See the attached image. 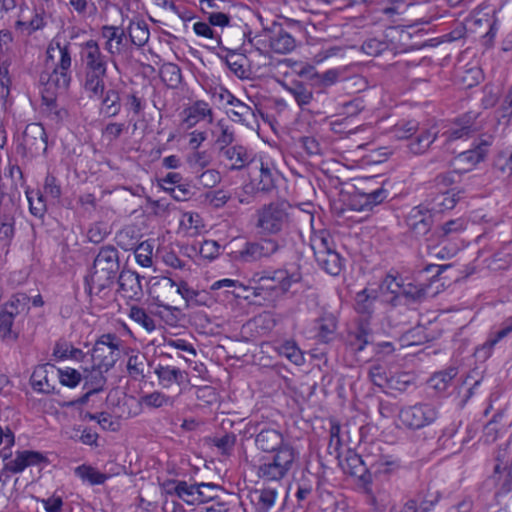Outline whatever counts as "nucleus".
Returning <instances> with one entry per match:
<instances>
[{
  "label": "nucleus",
  "mask_w": 512,
  "mask_h": 512,
  "mask_svg": "<svg viewBox=\"0 0 512 512\" xmlns=\"http://www.w3.org/2000/svg\"><path fill=\"white\" fill-rule=\"evenodd\" d=\"M255 434L256 448L271 457H262L256 474L263 482H280L297 467L299 452L277 425L259 423Z\"/></svg>",
  "instance_id": "obj_1"
},
{
  "label": "nucleus",
  "mask_w": 512,
  "mask_h": 512,
  "mask_svg": "<svg viewBox=\"0 0 512 512\" xmlns=\"http://www.w3.org/2000/svg\"><path fill=\"white\" fill-rule=\"evenodd\" d=\"M120 274L119 251L111 244L101 246L84 278L85 292L91 298L110 289Z\"/></svg>",
  "instance_id": "obj_2"
},
{
  "label": "nucleus",
  "mask_w": 512,
  "mask_h": 512,
  "mask_svg": "<svg viewBox=\"0 0 512 512\" xmlns=\"http://www.w3.org/2000/svg\"><path fill=\"white\" fill-rule=\"evenodd\" d=\"M79 48L83 67L82 87L88 95L102 94L111 59L102 51L98 40L88 39Z\"/></svg>",
  "instance_id": "obj_3"
},
{
  "label": "nucleus",
  "mask_w": 512,
  "mask_h": 512,
  "mask_svg": "<svg viewBox=\"0 0 512 512\" xmlns=\"http://www.w3.org/2000/svg\"><path fill=\"white\" fill-rule=\"evenodd\" d=\"M303 279L300 267L288 268L284 266L275 270H264L254 273L252 281L253 295L255 297L283 296L291 291L293 286L301 283Z\"/></svg>",
  "instance_id": "obj_4"
},
{
  "label": "nucleus",
  "mask_w": 512,
  "mask_h": 512,
  "mask_svg": "<svg viewBox=\"0 0 512 512\" xmlns=\"http://www.w3.org/2000/svg\"><path fill=\"white\" fill-rule=\"evenodd\" d=\"M379 179V175H354V181L357 182L354 184V211H370L388 197V191Z\"/></svg>",
  "instance_id": "obj_5"
},
{
  "label": "nucleus",
  "mask_w": 512,
  "mask_h": 512,
  "mask_svg": "<svg viewBox=\"0 0 512 512\" xmlns=\"http://www.w3.org/2000/svg\"><path fill=\"white\" fill-rule=\"evenodd\" d=\"M283 244L271 237H263L254 241H246L243 246L233 252L235 261L241 263H254L268 259L278 253Z\"/></svg>",
  "instance_id": "obj_6"
},
{
  "label": "nucleus",
  "mask_w": 512,
  "mask_h": 512,
  "mask_svg": "<svg viewBox=\"0 0 512 512\" xmlns=\"http://www.w3.org/2000/svg\"><path fill=\"white\" fill-rule=\"evenodd\" d=\"M99 37L102 40V51L111 59V62L117 67L116 59L118 57H127L131 54L130 44L126 29L122 26L103 25L99 30Z\"/></svg>",
  "instance_id": "obj_7"
},
{
  "label": "nucleus",
  "mask_w": 512,
  "mask_h": 512,
  "mask_svg": "<svg viewBox=\"0 0 512 512\" xmlns=\"http://www.w3.org/2000/svg\"><path fill=\"white\" fill-rule=\"evenodd\" d=\"M361 439L357 447L354 449V462L358 461L359 465L354 463V477L357 476V480L354 481V486L358 489H361L364 494L369 497L371 502L375 501V497L373 495V482L372 475L368 471L367 466L373 465L372 461H368L369 455L366 453H371L375 447V445H368L366 442H363L362 437L364 433V427H361L359 430Z\"/></svg>",
  "instance_id": "obj_8"
},
{
  "label": "nucleus",
  "mask_w": 512,
  "mask_h": 512,
  "mask_svg": "<svg viewBox=\"0 0 512 512\" xmlns=\"http://www.w3.org/2000/svg\"><path fill=\"white\" fill-rule=\"evenodd\" d=\"M122 344L123 341L116 334H102L93 345L91 350L92 358L97 360L99 367H103L107 372L120 359Z\"/></svg>",
  "instance_id": "obj_9"
},
{
  "label": "nucleus",
  "mask_w": 512,
  "mask_h": 512,
  "mask_svg": "<svg viewBox=\"0 0 512 512\" xmlns=\"http://www.w3.org/2000/svg\"><path fill=\"white\" fill-rule=\"evenodd\" d=\"M47 139V133L42 124L30 123L25 127L16 151L23 158H35L47 151Z\"/></svg>",
  "instance_id": "obj_10"
},
{
  "label": "nucleus",
  "mask_w": 512,
  "mask_h": 512,
  "mask_svg": "<svg viewBox=\"0 0 512 512\" xmlns=\"http://www.w3.org/2000/svg\"><path fill=\"white\" fill-rule=\"evenodd\" d=\"M288 220L289 215L283 204L270 203L258 210L256 227L263 234L275 235L282 231Z\"/></svg>",
  "instance_id": "obj_11"
},
{
  "label": "nucleus",
  "mask_w": 512,
  "mask_h": 512,
  "mask_svg": "<svg viewBox=\"0 0 512 512\" xmlns=\"http://www.w3.org/2000/svg\"><path fill=\"white\" fill-rule=\"evenodd\" d=\"M39 82L42 85L41 99L53 104V98L65 94L72 82V71L45 69L40 73Z\"/></svg>",
  "instance_id": "obj_12"
},
{
  "label": "nucleus",
  "mask_w": 512,
  "mask_h": 512,
  "mask_svg": "<svg viewBox=\"0 0 512 512\" xmlns=\"http://www.w3.org/2000/svg\"><path fill=\"white\" fill-rule=\"evenodd\" d=\"M495 465L491 479L501 493L512 490V450L510 442L499 445L495 452Z\"/></svg>",
  "instance_id": "obj_13"
},
{
  "label": "nucleus",
  "mask_w": 512,
  "mask_h": 512,
  "mask_svg": "<svg viewBox=\"0 0 512 512\" xmlns=\"http://www.w3.org/2000/svg\"><path fill=\"white\" fill-rule=\"evenodd\" d=\"M398 417L403 426L417 430L434 423L438 417V411L430 403H417L401 408Z\"/></svg>",
  "instance_id": "obj_14"
},
{
  "label": "nucleus",
  "mask_w": 512,
  "mask_h": 512,
  "mask_svg": "<svg viewBox=\"0 0 512 512\" xmlns=\"http://www.w3.org/2000/svg\"><path fill=\"white\" fill-rule=\"evenodd\" d=\"M73 49L69 41L52 39L45 52V67L61 71H72Z\"/></svg>",
  "instance_id": "obj_15"
},
{
  "label": "nucleus",
  "mask_w": 512,
  "mask_h": 512,
  "mask_svg": "<svg viewBox=\"0 0 512 512\" xmlns=\"http://www.w3.org/2000/svg\"><path fill=\"white\" fill-rule=\"evenodd\" d=\"M49 460L46 455L39 451L22 450L16 451L15 458L4 463L2 473L0 474V482L2 476L9 477L11 474H19L27 467L48 464Z\"/></svg>",
  "instance_id": "obj_16"
},
{
  "label": "nucleus",
  "mask_w": 512,
  "mask_h": 512,
  "mask_svg": "<svg viewBox=\"0 0 512 512\" xmlns=\"http://www.w3.org/2000/svg\"><path fill=\"white\" fill-rule=\"evenodd\" d=\"M479 113L467 112L459 117L452 127L446 132L449 141L468 138L482 129L481 122L478 121Z\"/></svg>",
  "instance_id": "obj_17"
},
{
  "label": "nucleus",
  "mask_w": 512,
  "mask_h": 512,
  "mask_svg": "<svg viewBox=\"0 0 512 512\" xmlns=\"http://www.w3.org/2000/svg\"><path fill=\"white\" fill-rule=\"evenodd\" d=\"M182 124L187 129L196 126L199 122L207 120L209 124L214 121V113L210 105L204 100H196L182 111Z\"/></svg>",
  "instance_id": "obj_18"
},
{
  "label": "nucleus",
  "mask_w": 512,
  "mask_h": 512,
  "mask_svg": "<svg viewBox=\"0 0 512 512\" xmlns=\"http://www.w3.org/2000/svg\"><path fill=\"white\" fill-rule=\"evenodd\" d=\"M431 210L419 205L413 207L406 217V225L416 236L426 235L432 226Z\"/></svg>",
  "instance_id": "obj_19"
},
{
  "label": "nucleus",
  "mask_w": 512,
  "mask_h": 512,
  "mask_svg": "<svg viewBox=\"0 0 512 512\" xmlns=\"http://www.w3.org/2000/svg\"><path fill=\"white\" fill-rule=\"evenodd\" d=\"M438 137V131L435 128H429L426 126L416 127L415 133L407 142V149L413 155H422L428 151L430 146L436 141Z\"/></svg>",
  "instance_id": "obj_20"
},
{
  "label": "nucleus",
  "mask_w": 512,
  "mask_h": 512,
  "mask_svg": "<svg viewBox=\"0 0 512 512\" xmlns=\"http://www.w3.org/2000/svg\"><path fill=\"white\" fill-rule=\"evenodd\" d=\"M511 333L512 316L504 320L499 330L489 333L486 341L476 348V358L481 361L487 360L492 355L494 347Z\"/></svg>",
  "instance_id": "obj_21"
},
{
  "label": "nucleus",
  "mask_w": 512,
  "mask_h": 512,
  "mask_svg": "<svg viewBox=\"0 0 512 512\" xmlns=\"http://www.w3.org/2000/svg\"><path fill=\"white\" fill-rule=\"evenodd\" d=\"M219 154L231 162V171H240L255 163L252 151L241 144L231 145Z\"/></svg>",
  "instance_id": "obj_22"
},
{
  "label": "nucleus",
  "mask_w": 512,
  "mask_h": 512,
  "mask_svg": "<svg viewBox=\"0 0 512 512\" xmlns=\"http://www.w3.org/2000/svg\"><path fill=\"white\" fill-rule=\"evenodd\" d=\"M163 487L169 495H175L188 505L199 504V493L197 483L188 484L183 480H167Z\"/></svg>",
  "instance_id": "obj_23"
},
{
  "label": "nucleus",
  "mask_w": 512,
  "mask_h": 512,
  "mask_svg": "<svg viewBox=\"0 0 512 512\" xmlns=\"http://www.w3.org/2000/svg\"><path fill=\"white\" fill-rule=\"evenodd\" d=\"M119 292L130 300H140L143 296L141 277L134 271L122 270L117 277Z\"/></svg>",
  "instance_id": "obj_24"
},
{
  "label": "nucleus",
  "mask_w": 512,
  "mask_h": 512,
  "mask_svg": "<svg viewBox=\"0 0 512 512\" xmlns=\"http://www.w3.org/2000/svg\"><path fill=\"white\" fill-rule=\"evenodd\" d=\"M492 143V136L475 140L471 149L461 152L458 155V161L467 164L469 168L475 167L485 160Z\"/></svg>",
  "instance_id": "obj_25"
},
{
  "label": "nucleus",
  "mask_w": 512,
  "mask_h": 512,
  "mask_svg": "<svg viewBox=\"0 0 512 512\" xmlns=\"http://www.w3.org/2000/svg\"><path fill=\"white\" fill-rule=\"evenodd\" d=\"M154 373L163 388H170L173 384L180 386L188 382V373L175 366L159 363L155 367Z\"/></svg>",
  "instance_id": "obj_26"
},
{
  "label": "nucleus",
  "mask_w": 512,
  "mask_h": 512,
  "mask_svg": "<svg viewBox=\"0 0 512 512\" xmlns=\"http://www.w3.org/2000/svg\"><path fill=\"white\" fill-rule=\"evenodd\" d=\"M211 134L214 138V145L218 149L219 153L233 145L236 140V134L233 126L223 118L219 119L215 123L214 128L211 130Z\"/></svg>",
  "instance_id": "obj_27"
},
{
  "label": "nucleus",
  "mask_w": 512,
  "mask_h": 512,
  "mask_svg": "<svg viewBox=\"0 0 512 512\" xmlns=\"http://www.w3.org/2000/svg\"><path fill=\"white\" fill-rule=\"evenodd\" d=\"M378 297V292L375 289H363L358 292L354 298V310L363 315V319L360 320L359 326L363 323L365 327H368V318L373 313L374 302Z\"/></svg>",
  "instance_id": "obj_28"
},
{
  "label": "nucleus",
  "mask_w": 512,
  "mask_h": 512,
  "mask_svg": "<svg viewBox=\"0 0 512 512\" xmlns=\"http://www.w3.org/2000/svg\"><path fill=\"white\" fill-rule=\"evenodd\" d=\"M371 334L369 327H365L362 323L358 326V334L354 339V347H356L357 351H362L365 347H369L372 352L375 353H391L394 350V347L391 342H381L378 344H374L370 340Z\"/></svg>",
  "instance_id": "obj_29"
},
{
  "label": "nucleus",
  "mask_w": 512,
  "mask_h": 512,
  "mask_svg": "<svg viewBox=\"0 0 512 512\" xmlns=\"http://www.w3.org/2000/svg\"><path fill=\"white\" fill-rule=\"evenodd\" d=\"M88 96L90 99L101 98L102 110L108 117H115L121 112L120 91L116 88L106 89V84L104 83L102 94Z\"/></svg>",
  "instance_id": "obj_30"
},
{
  "label": "nucleus",
  "mask_w": 512,
  "mask_h": 512,
  "mask_svg": "<svg viewBox=\"0 0 512 512\" xmlns=\"http://www.w3.org/2000/svg\"><path fill=\"white\" fill-rule=\"evenodd\" d=\"M248 498L255 512H269L275 504L277 491L272 488L254 489L249 492Z\"/></svg>",
  "instance_id": "obj_31"
},
{
  "label": "nucleus",
  "mask_w": 512,
  "mask_h": 512,
  "mask_svg": "<svg viewBox=\"0 0 512 512\" xmlns=\"http://www.w3.org/2000/svg\"><path fill=\"white\" fill-rule=\"evenodd\" d=\"M380 288L386 292L400 295L404 294L406 296H411L413 299H420L422 296L425 295V289L419 288L415 292H412L410 289H407V287L404 285L401 277L393 275V274H387L386 277L383 279Z\"/></svg>",
  "instance_id": "obj_32"
},
{
  "label": "nucleus",
  "mask_w": 512,
  "mask_h": 512,
  "mask_svg": "<svg viewBox=\"0 0 512 512\" xmlns=\"http://www.w3.org/2000/svg\"><path fill=\"white\" fill-rule=\"evenodd\" d=\"M314 257L319 267L325 270L328 274L336 276L342 271L343 258L335 249L325 251L322 254L315 255Z\"/></svg>",
  "instance_id": "obj_33"
},
{
  "label": "nucleus",
  "mask_w": 512,
  "mask_h": 512,
  "mask_svg": "<svg viewBox=\"0 0 512 512\" xmlns=\"http://www.w3.org/2000/svg\"><path fill=\"white\" fill-rule=\"evenodd\" d=\"M270 48L278 54H287L295 48V39L282 27L274 30L269 40Z\"/></svg>",
  "instance_id": "obj_34"
},
{
  "label": "nucleus",
  "mask_w": 512,
  "mask_h": 512,
  "mask_svg": "<svg viewBox=\"0 0 512 512\" xmlns=\"http://www.w3.org/2000/svg\"><path fill=\"white\" fill-rule=\"evenodd\" d=\"M336 318L332 315H325L315 321L314 337L322 343H328L334 338L336 331Z\"/></svg>",
  "instance_id": "obj_35"
},
{
  "label": "nucleus",
  "mask_w": 512,
  "mask_h": 512,
  "mask_svg": "<svg viewBox=\"0 0 512 512\" xmlns=\"http://www.w3.org/2000/svg\"><path fill=\"white\" fill-rule=\"evenodd\" d=\"M286 90L293 96L301 109L309 105L313 100V88L311 84H306L300 81H292L286 85Z\"/></svg>",
  "instance_id": "obj_36"
},
{
  "label": "nucleus",
  "mask_w": 512,
  "mask_h": 512,
  "mask_svg": "<svg viewBox=\"0 0 512 512\" xmlns=\"http://www.w3.org/2000/svg\"><path fill=\"white\" fill-rule=\"evenodd\" d=\"M126 33L131 52L133 51V46H144L148 42L150 35L149 29L144 22H130Z\"/></svg>",
  "instance_id": "obj_37"
},
{
  "label": "nucleus",
  "mask_w": 512,
  "mask_h": 512,
  "mask_svg": "<svg viewBox=\"0 0 512 512\" xmlns=\"http://www.w3.org/2000/svg\"><path fill=\"white\" fill-rule=\"evenodd\" d=\"M492 171L502 180L512 175V150L499 151L493 160Z\"/></svg>",
  "instance_id": "obj_38"
},
{
  "label": "nucleus",
  "mask_w": 512,
  "mask_h": 512,
  "mask_svg": "<svg viewBox=\"0 0 512 512\" xmlns=\"http://www.w3.org/2000/svg\"><path fill=\"white\" fill-rule=\"evenodd\" d=\"M323 86H331L336 82L346 81L352 77V70L350 65H345L333 69H329L322 74L315 73V75Z\"/></svg>",
  "instance_id": "obj_39"
},
{
  "label": "nucleus",
  "mask_w": 512,
  "mask_h": 512,
  "mask_svg": "<svg viewBox=\"0 0 512 512\" xmlns=\"http://www.w3.org/2000/svg\"><path fill=\"white\" fill-rule=\"evenodd\" d=\"M74 473L83 482H87L90 485H101L109 479L110 475L98 471L91 465L82 464L74 469Z\"/></svg>",
  "instance_id": "obj_40"
},
{
  "label": "nucleus",
  "mask_w": 512,
  "mask_h": 512,
  "mask_svg": "<svg viewBox=\"0 0 512 512\" xmlns=\"http://www.w3.org/2000/svg\"><path fill=\"white\" fill-rule=\"evenodd\" d=\"M467 228V221L462 218L451 219L446 221L436 229V234L439 238L449 239L465 231Z\"/></svg>",
  "instance_id": "obj_41"
},
{
  "label": "nucleus",
  "mask_w": 512,
  "mask_h": 512,
  "mask_svg": "<svg viewBox=\"0 0 512 512\" xmlns=\"http://www.w3.org/2000/svg\"><path fill=\"white\" fill-rule=\"evenodd\" d=\"M26 197L29 203L30 213L37 217L43 218L47 212L46 200L43 193L37 190H26Z\"/></svg>",
  "instance_id": "obj_42"
},
{
  "label": "nucleus",
  "mask_w": 512,
  "mask_h": 512,
  "mask_svg": "<svg viewBox=\"0 0 512 512\" xmlns=\"http://www.w3.org/2000/svg\"><path fill=\"white\" fill-rule=\"evenodd\" d=\"M277 351L280 356L287 358L291 363L295 365L300 366L305 362L303 352L294 341L287 340L281 343L277 347Z\"/></svg>",
  "instance_id": "obj_43"
},
{
  "label": "nucleus",
  "mask_w": 512,
  "mask_h": 512,
  "mask_svg": "<svg viewBox=\"0 0 512 512\" xmlns=\"http://www.w3.org/2000/svg\"><path fill=\"white\" fill-rule=\"evenodd\" d=\"M457 375V369L456 368H448L444 371L437 372L433 374L428 384L431 388L438 392L445 391L448 386L451 384L454 377Z\"/></svg>",
  "instance_id": "obj_44"
},
{
  "label": "nucleus",
  "mask_w": 512,
  "mask_h": 512,
  "mask_svg": "<svg viewBox=\"0 0 512 512\" xmlns=\"http://www.w3.org/2000/svg\"><path fill=\"white\" fill-rule=\"evenodd\" d=\"M53 355L61 360L73 359L79 362L84 361L86 357L81 349L75 348L67 342H57L53 349Z\"/></svg>",
  "instance_id": "obj_45"
},
{
  "label": "nucleus",
  "mask_w": 512,
  "mask_h": 512,
  "mask_svg": "<svg viewBox=\"0 0 512 512\" xmlns=\"http://www.w3.org/2000/svg\"><path fill=\"white\" fill-rule=\"evenodd\" d=\"M162 81L170 88H177L182 81L180 67L175 63H165L160 68Z\"/></svg>",
  "instance_id": "obj_46"
},
{
  "label": "nucleus",
  "mask_w": 512,
  "mask_h": 512,
  "mask_svg": "<svg viewBox=\"0 0 512 512\" xmlns=\"http://www.w3.org/2000/svg\"><path fill=\"white\" fill-rule=\"evenodd\" d=\"M102 367L95 368L88 371V373L84 376V388L91 390V393H99L104 390V387L107 382V378L104 376Z\"/></svg>",
  "instance_id": "obj_47"
},
{
  "label": "nucleus",
  "mask_w": 512,
  "mask_h": 512,
  "mask_svg": "<svg viewBox=\"0 0 512 512\" xmlns=\"http://www.w3.org/2000/svg\"><path fill=\"white\" fill-rule=\"evenodd\" d=\"M311 248L315 255L334 249V242L327 230H320L311 237Z\"/></svg>",
  "instance_id": "obj_48"
},
{
  "label": "nucleus",
  "mask_w": 512,
  "mask_h": 512,
  "mask_svg": "<svg viewBox=\"0 0 512 512\" xmlns=\"http://www.w3.org/2000/svg\"><path fill=\"white\" fill-rule=\"evenodd\" d=\"M140 403L147 408H161L164 406H172L173 399L160 391H153L140 397Z\"/></svg>",
  "instance_id": "obj_49"
},
{
  "label": "nucleus",
  "mask_w": 512,
  "mask_h": 512,
  "mask_svg": "<svg viewBox=\"0 0 512 512\" xmlns=\"http://www.w3.org/2000/svg\"><path fill=\"white\" fill-rule=\"evenodd\" d=\"M197 487L199 493V504L217 501L220 498L219 492H225V489L221 485L215 483L201 482L197 483Z\"/></svg>",
  "instance_id": "obj_50"
},
{
  "label": "nucleus",
  "mask_w": 512,
  "mask_h": 512,
  "mask_svg": "<svg viewBox=\"0 0 512 512\" xmlns=\"http://www.w3.org/2000/svg\"><path fill=\"white\" fill-rule=\"evenodd\" d=\"M137 235L134 229L127 227L118 231L115 235V242L124 251L134 250L140 243H138Z\"/></svg>",
  "instance_id": "obj_51"
},
{
  "label": "nucleus",
  "mask_w": 512,
  "mask_h": 512,
  "mask_svg": "<svg viewBox=\"0 0 512 512\" xmlns=\"http://www.w3.org/2000/svg\"><path fill=\"white\" fill-rule=\"evenodd\" d=\"M459 199V193L454 192L453 189L448 190L435 196L433 199L432 209L441 212L445 210H451L455 207Z\"/></svg>",
  "instance_id": "obj_52"
},
{
  "label": "nucleus",
  "mask_w": 512,
  "mask_h": 512,
  "mask_svg": "<svg viewBox=\"0 0 512 512\" xmlns=\"http://www.w3.org/2000/svg\"><path fill=\"white\" fill-rule=\"evenodd\" d=\"M429 341L428 335L425 333L423 326H417L406 333L400 338L401 346H418Z\"/></svg>",
  "instance_id": "obj_53"
},
{
  "label": "nucleus",
  "mask_w": 512,
  "mask_h": 512,
  "mask_svg": "<svg viewBox=\"0 0 512 512\" xmlns=\"http://www.w3.org/2000/svg\"><path fill=\"white\" fill-rule=\"evenodd\" d=\"M129 317L148 332H152L156 328L154 319L148 315L142 307L132 306L130 308Z\"/></svg>",
  "instance_id": "obj_54"
},
{
  "label": "nucleus",
  "mask_w": 512,
  "mask_h": 512,
  "mask_svg": "<svg viewBox=\"0 0 512 512\" xmlns=\"http://www.w3.org/2000/svg\"><path fill=\"white\" fill-rule=\"evenodd\" d=\"M377 471L383 474H394L402 468V461L394 455H383L376 462Z\"/></svg>",
  "instance_id": "obj_55"
},
{
  "label": "nucleus",
  "mask_w": 512,
  "mask_h": 512,
  "mask_svg": "<svg viewBox=\"0 0 512 512\" xmlns=\"http://www.w3.org/2000/svg\"><path fill=\"white\" fill-rule=\"evenodd\" d=\"M417 125L418 122L416 120L400 121L392 127L391 133L394 138L399 140L405 139L409 142L416 131Z\"/></svg>",
  "instance_id": "obj_56"
},
{
  "label": "nucleus",
  "mask_w": 512,
  "mask_h": 512,
  "mask_svg": "<svg viewBox=\"0 0 512 512\" xmlns=\"http://www.w3.org/2000/svg\"><path fill=\"white\" fill-rule=\"evenodd\" d=\"M68 5L72 12L82 18L95 16L97 13V6L90 0H69Z\"/></svg>",
  "instance_id": "obj_57"
},
{
  "label": "nucleus",
  "mask_w": 512,
  "mask_h": 512,
  "mask_svg": "<svg viewBox=\"0 0 512 512\" xmlns=\"http://www.w3.org/2000/svg\"><path fill=\"white\" fill-rule=\"evenodd\" d=\"M295 497L298 502V507L303 508V502L310 499L314 493V483L309 477L303 476L297 483Z\"/></svg>",
  "instance_id": "obj_58"
},
{
  "label": "nucleus",
  "mask_w": 512,
  "mask_h": 512,
  "mask_svg": "<svg viewBox=\"0 0 512 512\" xmlns=\"http://www.w3.org/2000/svg\"><path fill=\"white\" fill-rule=\"evenodd\" d=\"M333 133L339 135L340 138H347L352 133L351 116L336 115L330 122Z\"/></svg>",
  "instance_id": "obj_59"
},
{
  "label": "nucleus",
  "mask_w": 512,
  "mask_h": 512,
  "mask_svg": "<svg viewBox=\"0 0 512 512\" xmlns=\"http://www.w3.org/2000/svg\"><path fill=\"white\" fill-rule=\"evenodd\" d=\"M374 129L372 127V123L369 122L364 125H358L354 128V135H358V140L354 139V143L358 142L357 144V150H361L366 148L367 146L371 145L373 138H374Z\"/></svg>",
  "instance_id": "obj_60"
},
{
  "label": "nucleus",
  "mask_w": 512,
  "mask_h": 512,
  "mask_svg": "<svg viewBox=\"0 0 512 512\" xmlns=\"http://www.w3.org/2000/svg\"><path fill=\"white\" fill-rule=\"evenodd\" d=\"M223 51H226L228 54L225 57L220 56L222 60L225 61L228 68L239 78L243 79L246 77V70L243 66V59H235V52L224 47H220Z\"/></svg>",
  "instance_id": "obj_61"
},
{
  "label": "nucleus",
  "mask_w": 512,
  "mask_h": 512,
  "mask_svg": "<svg viewBox=\"0 0 512 512\" xmlns=\"http://www.w3.org/2000/svg\"><path fill=\"white\" fill-rule=\"evenodd\" d=\"M256 169H259V178L257 182V190L262 192H269L274 187V178L271 169L264 166L263 162H260V166L256 165Z\"/></svg>",
  "instance_id": "obj_62"
},
{
  "label": "nucleus",
  "mask_w": 512,
  "mask_h": 512,
  "mask_svg": "<svg viewBox=\"0 0 512 512\" xmlns=\"http://www.w3.org/2000/svg\"><path fill=\"white\" fill-rule=\"evenodd\" d=\"M29 302L30 298L25 293H16L2 307L9 312H13L14 316H17L27 307Z\"/></svg>",
  "instance_id": "obj_63"
},
{
  "label": "nucleus",
  "mask_w": 512,
  "mask_h": 512,
  "mask_svg": "<svg viewBox=\"0 0 512 512\" xmlns=\"http://www.w3.org/2000/svg\"><path fill=\"white\" fill-rule=\"evenodd\" d=\"M388 46L389 45L386 41H382L377 38H370L363 42L360 51L368 56L376 57L386 51Z\"/></svg>",
  "instance_id": "obj_64"
}]
</instances>
